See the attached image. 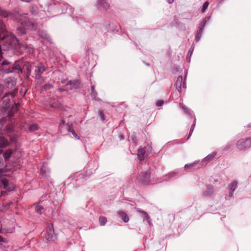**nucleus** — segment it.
<instances>
[{"label":"nucleus","mask_w":251,"mask_h":251,"mask_svg":"<svg viewBox=\"0 0 251 251\" xmlns=\"http://www.w3.org/2000/svg\"><path fill=\"white\" fill-rule=\"evenodd\" d=\"M46 70V67L42 63H38L34 70L35 77L36 79H39L41 78L42 74Z\"/></svg>","instance_id":"obj_9"},{"label":"nucleus","mask_w":251,"mask_h":251,"mask_svg":"<svg viewBox=\"0 0 251 251\" xmlns=\"http://www.w3.org/2000/svg\"><path fill=\"white\" fill-rule=\"evenodd\" d=\"M209 19V17H205L200 23L195 35V41L196 42H198L200 40L203 28Z\"/></svg>","instance_id":"obj_5"},{"label":"nucleus","mask_w":251,"mask_h":251,"mask_svg":"<svg viewBox=\"0 0 251 251\" xmlns=\"http://www.w3.org/2000/svg\"><path fill=\"white\" fill-rule=\"evenodd\" d=\"M31 12L32 13V14H36V13L33 12L31 10Z\"/></svg>","instance_id":"obj_57"},{"label":"nucleus","mask_w":251,"mask_h":251,"mask_svg":"<svg viewBox=\"0 0 251 251\" xmlns=\"http://www.w3.org/2000/svg\"><path fill=\"white\" fill-rule=\"evenodd\" d=\"M209 4V3L208 1H205L202 5V8H201V12H204L206 9H207V7Z\"/></svg>","instance_id":"obj_35"},{"label":"nucleus","mask_w":251,"mask_h":251,"mask_svg":"<svg viewBox=\"0 0 251 251\" xmlns=\"http://www.w3.org/2000/svg\"><path fill=\"white\" fill-rule=\"evenodd\" d=\"M39 35L40 37L46 39L48 42H51V38L46 31H40Z\"/></svg>","instance_id":"obj_22"},{"label":"nucleus","mask_w":251,"mask_h":251,"mask_svg":"<svg viewBox=\"0 0 251 251\" xmlns=\"http://www.w3.org/2000/svg\"><path fill=\"white\" fill-rule=\"evenodd\" d=\"M146 151L144 148H139L138 150V158L140 161L144 160Z\"/></svg>","instance_id":"obj_20"},{"label":"nucleus","mask_w":251,"mask_h":251,"mask_svg":"<svg viewBox=\"0 0 251 251\" xmlns=\"http://www.w3.org/2000/svg\"><path fill=\"white\" fill-rule=\"evenodd\" d=\"M82 251H83V250H82Z\"/></svg>","instance_id":"obj_60"},{"label":"nucleus","mask_w":251,"mask_h":251,"mask_svg":"<svg viewBox=\"0 0 251 251\" xmlns=\"http://www.w3.org/2000/svg\"><path fill=\"white\" fill-rule=\"evenodd\" d=\"M3 152V151L2 150H0V167H2L3 166V159H2V157L1 156V154Z\"/></svg>","instance_id":"obj_39"},{"label":"nucleus","mask_w":251,"mask_h":251,"mask_svg":"<svg viewBox=\"0 0 251 251\" xmlns=\"http://www.w3.org/2000/svg\"><path fill=\"white\" fill-rule=\"evenodd\" d=\"M233 193H234L233 191L229 190V194H228L229 197H230V198L232 197L233 196Z\"/></svg>","instance_id":"obj_50"},{"label":"nucleus","mask_w":251,"mask_h":251,"mask_svg":"<svg viewBox=\"0 0 251 251\" xmlns=\"http://www.w3.org/2000/svg\"><path fill=\"white\" fill-rule=\"evenodd\" d=\"M195 125H196V119H195V121L194 122V123L193 124V125L191 126V128H190V132H189V135H188V137L187 138V140L190 137V136H191L193 132V130L194 129V128H195Z\"/></svg>","instance_id":"obj_34"},{"label":"nucleus","mask_w":251,"mask_h":251,"mask_svg":"<svg viewBox=\"0 0 251 251\" xmlns=\"http://www.w3.org/2000/svg\"><path fill=\"white\" fill-rule=\"evenodd\" d=\"M119 137L121 140L124 139V136L123 135H120Z\"/></svg>","instance_id":"obj_54"},{"label":"nucleus","mask_w":251,"mask_h":251,"mask_svg":"<svg viewBox=\"0 0 251 251\" xmlns=\"http://www.w3.org/2000/svg\"><path fill=\"white\" fill-rule=\"evenodd\" d=\"M237 149L240 151H244L251 147V138H247L239 140L236 144Z\"/></svg>","instance_id":"obj_4"},{"label":"nucleus","mask_w":251,"mask_h":251,"mask_svg":"<svg viewBox=\"0 0 251 251\" xmlns=\"http://www.w3.org/2000/svg\"><path fill=\"white\" fill-rule=\"evenodd\" d=\"M43 209V207L39 204L35 205V212L39 214H42V211Z\"/></svg>","instance_id":"obj_32"},{"label":"nucleus","mask_w":251,"mask_h":251,"mask_svg":"<svg viewBox=\"0 0 251 251\" xmlns=\"http://www.w3.org/2000/svg\"><path fill=\"white\" fill-rule=\"evenodd\" d=\"M15 95V93L14 92L6 93L1 100L3 104V107L5 109V114L7 115L9 118H11L18 110V104L12 105L11 108L9 109L10 107V100L14 98Z\"/></svg>","instance_id":"obj_2"},{"label":"nucleus","mask_w":251,"mask_h":251,"mask_svg":"<svg viewBox=\"0 0 251 251\" xmlns=\"http://www.w3.org/2000/svg\"><path fill=\"white\" fill-rule=\"evenodd\" d=\"M103 25L101 24H95L93 25V27L94 28H97L98 27H101Z\"/></svg>","instance_id":"obj_46"},{"label":"nucleus","mask_w":251,"mask_h":251,"mask_svg":"<svg viewBox=\"0 0 251 251\" xmlns=\"http://www.w3.org/2000/svg\"><path fill=\"white\" fill-rule=\"evenodd\" d=\"M12 153V151L11 150H7L3 154V156L5 159V160H7L9 159L10 156H11Z\"/></svg>","instance_id":"obj_31"},{"label":"nucleus","mask_w":251,"mask_h":251,"mask_svg":"<svg viewBox=\"0 0 251 251\" xmlns=\"http://www.w3.org/2000/svg\"><path fill=\"white\" fill-rule=\"evenodd\" d=\"M99 222L100 226H104L107 222V219L104 216H100L99 217Z\"/></svg>","instance_id":"obj_33"},{"label":"nucleus","mask_w":251,"mask_h":251,"mask_svg":"<svg viewBox=\"0 0 251 251\" xmlns=\"http://www.w3.org/2000/svg\"><path fill=\"white\" fill-rule=\"evenodd\" d=\"M0 60L2 57L1 51L13 49L18 50L22 48L17 39L11 33H7L2 37L1 34L6 32L5 25L2 20H0Z\"/></svg>","instance_id":"obj_1"},{"label":"nucleus","mask_w":251,"mask_h":251,"mask_svg":"<svg viewBox=\"0 0 251 251\" xmlns=\"http://www.w3.org/2000/svg\"><path fill=\"white\" fill-rule=\"evenodd\" d=\"M214 192V186L212 185H206V190L203 191L202 195L205 197H209L213 194Z\"/></svg>","instance_id":"obj_12"},{"label":"nucleus","mask_w":251,"mask_h":251,"mask_svg":"<svg viewBox=\"0 0 251 251\" xmlns=\"http://www.w3.org/2000/svg\"><path fill=\"white\" fill-rule=\"evenodd\" d=\"M20 20L21 21V23H23L26 29H33L35 28L36 26L34 22L32 20L27 19L25 16H24L23 19Z\"/></svg>","instance_id":"obj_10"},{"label":"nucleus","mask_w":251,"mask_h":251,"mask_svg":"<svg viewBox=\"0 0 251 251\" xmlns=\"http://www.w3.org/2000/svg\"><path fill=\"white\" fill-rule=\"evenodd\" d=\"M181 176L178 170L170 172L166 175L164 178V180L171 181Z\"/></svg>","instance_id":"obj_11"},{"label":"nucleus","mask_w":251,"mask_h":251,"mask_svg":"<svg viewBox=\"0 0 251 251\" xmlns=\"http://www.w3.org/2000/svg\"><path fill=\"white\" fill-rule=\"evenodd\" d=\"M174 0H167V1L169 3H172L174 2Z\"/></svg>","instance_id":"obj_55"},{"label":"nucleus","mask_w":251,"mask_h":251,"mask_svg":"<svg viewBox=\"0 0 251 251\" xmlns=\"http://www.w3.org/2000/svg\"><path fill=\"white\" fill-rule=\"evenodd\" d=\"M216 154V152H213L211 154L208 155L207 156H206L204 159L203 160L202 162H208L211 160Z\"/></svg>","instance_id":"obj_28"},{"label":"nucleus","mask_w":251,"mask_h":251,"mask_svg":"<svg viewBox=\"0 0 251 251\" xmlns=\"http://www.w3.org/2000/svg\"><path fill=\"white\" fill-rule=\"evenodd\" d=\"M64 124L65 121L64 120H61L59 123V126L60 129L61 130L66 129L68 132L71 133L75 138L76 139H78V138L77 137V133L75 131L72 126L69 125L68 124H67V125H64Z\"/></svg>","instance_id":"obj_7"},{"label":"nucleus","mask_w":251,"mask_h":251,"mask_svg":"<svg viewBox=\"0 0 251 251\" xmlns=\"http://www.w3.org/2000/svg\"><path fill=\"white\" fill-rule=\"evenodd\" d=\"M118 215L121 218L124 222L127 223L129 221V217L126 213L123 211H119L118 212Z\"/></svg>","instance_id":"obj_19"},{"label":"nucleus","mask_w":251,"mask_h":251,"mask_svg":"<svg viewBox=\"0 0 251 251\" xmlns=\"http://www.w3.org/2000/svg\"><path fill=\"white\" fill-rule=\"evenodd\" d=\"M194 48L193 46H191V47L190 48V49H189V50L188 51V52L187 53V56H191V55L193 53V50H194Z\"/></svg>","instance_id":"obj_41"},{"label":"nucleus","mask_w":251,"mask_h":251,"mask_svg":"<svg viewBox=\"0 0 251 251\" xmlns=\"http://www.w3.org/2000/svg\"><path fill=\"white\" fill-rule=\"evenodd\" d=\"M131 139L134 144H135V145H136L137 144V140L136 139V137L135 135H132L131 136Z\"/></svg>","instance_id":"obj_42"},{"label":"nucleus","mask_w":251,"mask_h":251,"mask_svg":"<svg viewBox=\"0 0 251 251\" xmlns=\"http://www.w3.org/2000/svg\"><path fill=\"white\" fill-rule=\"evenodd\" d=\"M144 63L148 66H150V64L149 63H146L144 61Z\"/></svg>","instance_id":"obj_56"},{"label":"nucleus","mask_w":251,"mask_h":251,"mask_svg":"<svg viewBox=\"0 0 251 251\" xmlns=\"http://www.w3.org/2000/svg\"><path fill=\"white\" fill-rule=\"evenodd\" d=\"M16 84V82L14 79H11L10 80H7L6 82V85L8 88H12Z\"/></svg>","instance_id":"obj_30"},{"label":"nucleus","mask_w":251,"mask_h":251,"mask_svg":"<svg viewBox=\"0 0 251 251\" xmlns=\"http://www.w3.org/2000/svg\"><path fill=\"white\" fill-rule=\"evenodd\" d=\"M15 70L20 71L21 73L22 72L21 66L19 64H17L13 65L11 69L9 68L8 69H5L4 70V72L5 73H13Z\"/></svg>","instance_id":"obj_15"},{"label":"nucleus","mask_w":251,"mask_h":251,"mask_svg":"<svg viewBox=\"0 0 251 251\" xmlns=\"http://www.w3.org/2000/svg\"><path fill=\"white\" fill-rule=\"evenodd\" d=\"M67 85L71 86V89H77L78 86V82L77 81H69L67 83Z\"/></svg>","instance_id":"obj_29"},{"label":"nucleus","mask_w":251,"mask_h":251,"mask_svg":"<svg viewBox=\"0 0 251 251\" xmlns=\"http://www.w3.org/2000/svg\"><path fill=\"white\" fill-rule=\"evenodd\" d=\"M4 90V86L2 85H0V95L3 92Z\"/></svg>","instance_id":"obj_47"},{"label":"nucleus","mask_w":251,"mask_h":251,"mask_svg":"<svg viewBox=\"0 0 251 251\" xmlns=\"http://www.w3.org/2000/svg\"><path fill=\"white\" fill-rule=\"evenodd\" d=\"M105 25L108 26L106 27L107 31H111L113 32L118 31L117 27L114 25V24L107 22L105 23Z\"/></svg>","instance_id":"obj_18"},{"label":"nucleus","mask_w":251,"mask_h":251,"mask_svg":"<svg viewBox=\"0 0 251 251\" xmlns=\"http://www.w3.org/2000/svg\"><path fill=\"white\" fill-rule=\"evenodd\" d=\"M97 92L95 90V85H91V97L95 100H97Z\"/></svg>","instance_id":"obj_26"},{"label":"nucleus","mask_w":251,"mask_h":251,"mask_svg":"<svg viewBox=\"0 0 251 251\" xmlns=\"http://www.w3.org/2000/svg\"><path fill=\"white\" fill-rule=\"evenodd\" d=\"M2 242H4V239L0 236V245H1Z\"/></svg>","instance_id":"obj_51"},{"label":"nucleus","mask_w":251,"mask_h":251,"mask_svg":"<svg viewBox=\"0 0 251 251\" xmlns=\"http://www.w3.org/2000/svg\"><path fill=\"white\" fill-rule=\"evenodd\" d=\"M51 106L53 107H58V104L57 103L51 104Z\"/></svg>","instance_id":"obj_52"},{"label":"nucleus","mask_w":251,"mask_h":251,"mask_svg":"<svg viewBox=\"0 0 251 251\" xmlns=\"http://www.w3.org/2000/svg\"><path fill=\"white\" fill-rule=\"evenodd\" d=\"M190 57L191 56H187V57H186V60L188 62H190Z\"/></svg>","instance_id":"obj_53"},{"label":"nucleus","mask_w":251,"mask_h":251,"mask_svg":"<svg viewBox=\"0 0 251 251\" xmlns=\"http://www.w3.org/2000/svg\"><path fill=\"white\" fill-rule=\"evenodd\" d=\"M9 64V62L8 61L5 60L2 62L1 65L3 66V65H8Z\"/></svg>","instance_id":"obj_49"},{"label":"nucleus","mask_w":251,"mask_h":251,"mask_svg":"<svg viewBox=\"0 0 251 251\" xmlns=\"http://www.w3.org/2000/svg\"><path fill=\"white\" fill-rule=\"evenodd\" d=\"M151 170L149 169L147 171L141 172L139 175V180L143 184H149L151 181Z\"/></svg>","instance_id":"obj_6"},{"label":"nucleus","mask_w":251,"mask_h":251,"mask_svg":"<svg viewBox=\"0 0 251 251\" xmlns=\"http://www.w3.org/2000/svg\"><path fill=\"white\" fill-rule=\"evenodd\" d=\"M99 116L101 121H102V122L106 121L104 114L102 111H100L99 112Z\"/></svg>","instance_id":"obj_36"},{"label":"nucleus","mask_w":251,"mask_h":251,"mask_svg":"<svg viewBox=\"0 0 251 251\" xmlns=\"http://www.w3.org/2000/svg\"><path fill=\"white\" fill-rule=\"evenodd\" d=\"M199 161H196L195 162H194L193 163H190V164H186L185 166H184V169L185 170H187L188 169H189L190 170L193 169L194 168V167L196 166V165L199 162Z\"/></svg>","instance_id":"obj_27"},{"label":"nucleus","mask_w":251,"mask_h":251,"mask_svg":"<svg viewBox=\"0 0 251 251\" xmlns=\"http://www.w3.org/2000/svg\"><path fill=\"white\" fill-rule=\"evenodd\" d=\"M97 6L100 10H105L109 8V4L106 0H98Z\"/></svg>","instance_id":"obj_13"},{"label":"nucleus","mask_w":251,"mask_h":251,"mask_svg":"<svg viewBox=\"0 0 251 251\" xmlns=\"http://www.w3.org/2000/svg\"><path fill=\"white\" fill-rule=\"evenodd\" d=\"M21 26L17 28V32L20 35L25 34L26 32V29L23 23H21Z\"/></svg>","instance_id":"obj_23"},{"label":"nucleus","mask_w":251,"mask_h":251,"mask_svg":"<svg viewBox=\"0 0 251 251\" xmlns=\"http://www.w3.org/2000/svg\"><path fill=\"white\" fill-rule=\"evenodd\" d=\"M237 181H233L231 184L228 185L229 190L234 192L237 188Z\"/></svg>","instance_id":"obj_25"},{"label":"nucleus","mask_w":251,"mask_h":251,"mask_svg":"<svg viewBox=\"0 0 251 251\" xmlns=\"http://www.w3.org/2000/svg\"><path fill=\"white\" fill-rule=\"evenodd\" d=\"M138 211L139 213L143 214L144 221H146L150 225L151 223V219L147 212L141 209H138Z\"/></svg>","instance_id":"obj_16"},{"label":"nucleus","mask_w":251,"mask_h":251,"mask_svg":"<svg viewBox=\"0 0 251 251\" xmlns=\"http://www.w3.org/2000/svg\"><path fill=\"white\" fill-rule=\"evenodd\" d=\"M80 18L79 17V19ZM79 24H81L83 26H85L84 25H86L89 26V25H88V24L87 23V22H85V21L80 20H79Z\"/></svg>","instance_id":"obj_44"},{"label":"nucleus","mask_w":251,"mask_h":251,"mask_svg":"<svg viewBox=\"0 0 251 251\" xmlns=\"http://www.w3.org/2000/svg\"><path fill=\"white\" fill-rule=\"evenodd\" d=\"M8 144L7 140L3 136H0V147L4 148Z\"/></svg>","instance_id":"obj_24"},{"label":"nucleus","mask_w":251,"mask_h":251,"mask_svg":"<svg viewBox=\"0 0 251 251\" xmlns=\"http://www.w3.org/2000/svg\"><path fill=\"white\" fill-rule=\"evenodd\" d=\"M3 194V192H1V195H2Z\"/></svg>","instance_id":"obj_59"},{"label":"nucleus","mask_w":251,"mask_h":251,"mask_svg":"<svg viewBox=\"0 0 251 251\" xmlns=\"http://www.w3.org/2000/svg\"><path fill=\"white\" fill-rule=\"evenodd\" d=\"M50 172V169L48 167L47 163H44L41 169V173L43 176H46Z\"/></svg>","instance_id":"obj_21"},{"label":"nucleus","mask_w":251,"mask_h":251,"mask_svg":"<svg viewBox=\"0 0 251 251\" xmlns=\"http://www.w3.org/2000/svg\"><path fill=\"white\" fill-rule=\"evenodd\" d=\"M7 132L10 133L13 130V126H8L6 127Z\"/></svg>","instance_id":"obj_45"},{"label":"nucleus","mask_w":251,"mask_h":251,"mask_svg":"<svg viewBox=\"0 0 251 251\" xmlns=\"http://www.w3.org/2000/svg\"><path fill=\"white\" fill-rule=\"evenodd\" d=\"M44 239L48 241H53L56 239L52 224L48 226V230L45 233Z\"/></svg>","instance_id":"obj_8"},{"label":"nucleus","mask_w":251,"mask_h":251,"mask_svg":"<svg viewBox=\"0 0 251 251\" xmlns=\"http://www.w3.org/2000/svg\"><path fill=\"white\" fill-rule=\"evenodd\" d=\"M52 87V86L50 84H47L44 86V89L45 90L50 89Z\"/></svg>","instance_id":"obj_43"},{"label":"nucleus","mask_w":251,"mask_h":251,"mask_svg":"<svg viewBox=\"0 0 251 251\" xmlns=\"http://www.w3.org/2000/svg\"><path fill=\"white\" fill-rule=\"evenodd\" d=\"M183 82V77L182 76L180 75L179 76L176 82L175 86L176 87V89L179 92V93H181V88H182V84Z\"/></svg>","instance_id":"obj_14"},{"label":"nucleus","mask_w":251,"mask_h":251,"mask_svg":"<svg viewBox=\"0 0 251 251\" xmlns=\"http://www.w3.org/2000/svg\"><path fill=\"white\" fill-rule=\"evenodd\" d=\"M38 129V126L37 125H31L29 126V129L31 131L37 130Z\"/></svg>","instance_id":"obj_37"},{"label":"nucleus","mask_w":251,"mask_h":251,"mask_svg":"<svg viewBox=\"0 0 251 251\" xmlns=\"http://www.w3.org/2000/svg\"><path fill=\"white\" fill-rule=\"evenodd\" d=\"M182 87L183 88H186V81H185V78L183 80V82L182 84Z\"/></svg>","instance_id":"obj_48"},{"label":"nucleus","mask_w":251,"mask_h":251,"mask_svg":"<svg viewBox=\"0 0 251 251\" xmlns=\"http://www.w3.org/2000/svg\"><path fill=\"white\" fill-rule=\"evenodd\" d=\"M12 15V12L7 11L0 6V17L1 18H7Z\"/></svg>","instance_id":"obj_17"},{"label":"nucleus","mask_w":251,"mask_h":251,"mask_svg":"<svg viewBox=\"0 0 251 251\" xmlns=\"http://www.w3.org/2000/svg\"><path fill=\"white\" fill-rule=\"evenodd\" d=\"M3 169H0V189L3 188L6 191H12L15 188L14 185L12 183H9L5 176L3 175Z\"/></svg>","instance_id":"obj_3"},{"label":"nucleus","mask_w":251,"mask_h":251,"mask_svg":"<svg viewBox=\"0 0 251 251\" xmlns=\"http://www.w3.org/2000/svg\"><path fill=\"white\" fill-rule=\"evenodd\" d=\"M79 89L81 88V83L79 82Z\"/></svg>","instance_id":"obj_58"},{"label":"nucleus","mask_w":251,"mask_h":251,"mask_svg":"<svg viewBox=\"0 0 251 251\" xmlns=\"http://www.w3.org/2000/svg\"><path fill=\"white\" fill-rule=\"evenodd\" d=\"M182 108L184 110L185 113H189L190 114V112H191V110L190 109H188V108H187L186 107V106L184 104H180Z\"/></svg>","instance_id":"obj_38"},{"label":"nucleus","mask_w":251,"mask_h":251,"mask_svg":"<svg viewBox=\"0 0 251 251\" xmlns=\"http://www.w3.org/2000/svg\"><path fill=\"white\" fill-rule=\"evenodd\" d=\"M164 103V100H159L156 102V105L157 106H161L163 105Z\"/></svg>","instance_id":"obj_40"}]
</instances>
